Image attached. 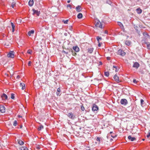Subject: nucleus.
Returning a JSON list of instances; mask_svg holds the SVG:
<instances>
[{
	"label": "nucleus",
	"mask_w": 150,
	"mask_h": 150,
	"mask_svg": "<svg viewBox=\"0 0 150 150\" xmlns=\"http://www.w3.org/2000/svg\"><path fill=\"white\" fill-rule=\"evenodd\" d=\"M142 42H143V43H145V44H146L147 43H148V42H146V40H142Z\"/></svg>",
	"instance_id": "43"
},
{
	"label": "nucleus",
	"mask_w": 150,
	"mask_h": 150,
	"mask_svg": "<svg viewBox=\"0 0 150 150\" xmlns=\"http://www.w3.org/2000/svg\"><path fill=\"white\" fill-rule=\"evenodd\" d=\"M32 11H33V14L34 15L36 14L37 16H39L40 13V11H38L37 10H35V9H33Z\"/></svg>",
	"instance_id": "7"
},
{
	"label": "nucleus",
	"mask_w": 150,
	"mask_h": 150,
	"mask_svg": "<svg viewBox=\"0 0 150 150\" xmlns=\"http://www.w3.org/2000/svg\"><path fill=\"white\" fill-rule=\"evenodd\" d=\"M16 78L18 79L20 78V76L19 75H18L16 77Z\"/></svg>",
	"instance_id": "55"
},
{
	"label": "nucleus",
	"mask_w": 150,
	"mask_h": 150,
	"mask_svg": "<svg viewBox=\"0 0 150 150\" xmlns=\"http://www.w3.org/2000/svg\"><path fill=\"white\" fill-rule=\"evenodd\" d=\"M11 23L12 27V28H15V25L12 22H11Z\"/></svg>",
	"instance_id": "44"
},
{
	"label": "nucleus",
	"mask_w": 150,
	"mask_h": 150,
	"mask_svg": "<svg viewBox=\"0 0 150 150\" xmlns=\"http://www.w3.org/2000/svg\"><path fill=\"white\" fill-rule=\"evenodd\" d=\"M43 128V126L42 125H40V126L38 128V130L39 131L41 130Z\"/></svg>",
	"instance_id": "31"
},
{
	"label": "nucleus",
	"mask_w": 150,
	"mask_h": 150,
	"mask_svg": "<svg viewBox=\"0 0 150 150\" xmlns=\"http://www.w3.org/2000/svg\"><path fill=\"white\" fill-rule=\"evenodd\" d=\"M117 71H118L117 70V68L116 69H115V71L116 72H117Z\"/></svg>",
	"instance_id": "59"
},
{
	"label": "nucleus",
	"mask_w": 150,
	"mask_h": 150,
	"mask_svg": "<svg viewBox=\"0 0 150 150\" xmlns=\"http://www.w3.org/2000/svg\"><path fill=\"white\" fill-rule=\"evenodd\" d=\"M107 59L108 60H110V57H107Z\"/></svg>",
	"instance_id": "53"
},
{
	"label": "nucleus",
	"mask_w": 150,
	"mask_h": 150,
	"mask_svg": "<svg viewBox=\"0 0 150 150\" xmlns=\"http://www.w3.org/2000/svg\"><path fill=\"white\" fill-rule=\"evenodd\" d=\"M16 3L15 1L13 2L11 4V6L13 8L15 6Z\"/></svg>",
	"instance_id": "29"
},
{
	"label": "nucleus",
	"mask_w": 150,
	"mask_h": 150,
	"mask_svg": "<svg viewBox=\"0 0 150 150\" xmlns=\"http://www.w3.org/2000/svg\"><path fill=\"white\" fill-rule=\"evenodd\" d=\"M18 117H22V116H20V115H18Z\"/></svg>",
	"instance_id": "57"
},
{
	"label": "nucleus",
	"mask_w": 150,
	"mask_h": 150,
	"mask_svg": "<svg viewBox=\"0 0 150 150\" xmlns=\"http://www.w3.org/2000/svg\"><path fill=\"white\" fill-rule=\"evenodd\" d=\"M147 47L148 49H150V44L149 43V42H148L146 44Z\"/></svg>",
	"instance_id": "35"
},
{
	"label": "nucleus",
	"mask_w": 150,
	"mask_h": 150,
	"mask_svg": "<svg viewBox=\"0 0 150 150\" xmlns=\"http://www.w3.org/2000/svg\"><path fill=\"white\" fill-rule=\"evenodd\" d=\"M140 101H141V104L142 105L143 104V103L144 102V100L143 99H142Z\"/></svg>",
	"instance_id": "48"
},
{
	"label": "nucleus",
	"mask_w": 150,
	"mask_h": 150,
	"mask_svg": "<svg viewBox=\"0 0 150 150\" xmlns=\"http://www.w3.org/2000/svg\"><path fill=\"white\" fill-rule=\"evenodd\" d=\"M113 68H115V69H116L117 67L116 66H113Z\"/></svg>",
	"instance_id": "56"
},
{
	"label": "nucleus",
	"mask_w": 150,
	"mask_h": 150,
	"mask_svg": "<svg viewBox=\"0 0 150 150\" xmlns=\"http://www.w3.org/2000/svg\"><path fill=\"white\" fill-rule=\"evenodd\" d=\"M31 62L30 61H29L28 62V65L29 66H31Z\"/></svg>",
	"instance_id": "46"
},
{
	"label": "nucleus",
	"mask_w": 150,
	"mask_h": 150,
	"mask_svg": "<svg viewBox=\"0 0 150 150\" xmlns=\"http://www.w3.org/2000/svg\"><path fill=\"white\" fill-rule=\"evenodd\" d=\"M33 51L32 50H28L27 51V53L31 54L32 53Z\"/></svg>",
	"instance_id": "33"
},
{
	"label": "nucleus",
	"mask_w": 150,
	"mask_h": 150,
	"mask_svg": "<svg viewBox=\"0 0 150 150\" xmlns=\"http://www.w3.org/2000/svg\"><path fill=\"white\" fill-rule=\"evenodd\" d=\"M73 49L76 52H78L79 51V48L77 46L74 47Z\"/></svg>",
	"instance_id": "22"
},
{
	"label": "nucleus",
	"mask_w": 150,
	"mask_h": 150,
	"mask_svg": "<svg viewBox=\"0 0 150 150\" xmlns=\"http://www.w3.org/2000/svg\"><path fill=\"white\" fill-rule=\"evenodd\" d=\"M70 0H68V1H67V3H70Z\"/></svg>",
	"instance_id": "58"
},
{
	"label": "nucleus",
	"mask_w": 150,
	"mask_h": 150,
	"mask_svg": "<svg viewBox=\"0 0 150 150\" xmlns=\"http://www.w3.org/2000/svg\"><path fill=\"white\" fill-rule=\"evenodd\" d=\"M100 64H101V65L102 64V62H100Z\"/></svg>",
	"instance_id": "63"
},
{
	"label": "nucleus",
	"mask_w": 150,
	"mask_h": 150,
	"mask_svg": "<svg viewBox=\"0 0 150 150\" xmlns=\"http://www.w3.org/2000/svg\"><path fill=\"white\" fill-rule=\"evenodd\" d=\"M139 66V64L137 62H135L134 64V65L133 66V67L136 68V69H137Z\"/></svg>",
	"instance_id": "15"
},
{
	"label": "nucleus",
	"mask_w": 150,
	"mask_h": 150,
	"mask_svg": "<svg viewBox=\"0 0 150 150\" xmlns=\"http://www.w3.org/2000/svg\"><path fill=\"white\" fill-rule=\"evenodd\" d=\"M74 54H75L74 55H75V54H76V53H74Z\"/></svg>",
	"instance_id": "64"
},
{
	"label": "nucleus",
	"mask_w": 150,
	"mask_h": 150,
	"mask_svg": "<svg viewBox=\"0 0 150 150\" xmlns=\"http://www.w3.org/2000/svg\"><path fill=\"white\" fill-rule=\"evenodd\" d=\"M82 17H83L82 14L81 13H79L77 16V18L79 19L81 18H82Z\"/></svg>",
	"instance_id": "25"
},
{
	"label": "nucleus",
	"mask_w": 150,
	"mask_h": 150,
	"mask_svg": "<svg viewBox=\"0 0 150 150\" xmlns=\"http://www.w3.org/2000/svg\"><path fill=\"white\" fill-rule=\"evenodd\" d=\"M2 98L4 100H7L8 98V96L6 95L4 93H3L1 96Z\"/></svg>",
	"instance_id": "12"
},
{
	"label": "nucleus",
	"mask_w": 150,
	"mask_h": 150,
	"mask_svg": "<svg viewBox=\"0 0 150 150\" xmlns=\"http://www.w3.org/2000/svg\"><path fill=\"white\" fill-rule=\"evenodd\" d=\"M67 116L70 118L72 119H74L75 117V116L73 115L72 112L68 113Z\"/></svg>",
	"instance_id": "9"
},
{
	"label": "nucleus",
	"mask_w": 150,
	"mask_h": 150,
	"mask_svg": "<svg viewBox=\"0 0 150 150\" xmlns=\"http://www.w3.org/2000/svg\"><path fill=\"white\" fill-rule=\"evenodd\" d=\"M5 108L2 105H0V111L1 113H4L5 112Z\"/></svg>",
	"instance_id": "6"
},
{
	"label": "nucleus",
	"mask_w": 150,
	"mask_h": 150,
	"mask_svg": "<svg viewBox=\"0 0 150 150\" xmlns=\"http://www.w3.org/2000/svg\"><path fill=\"white\" fill-rule=\"evenodd\" d=\"M14 94L13 93H12L11 94V98L12 99H13L14 98Z\"/></svg>",
	"instance_id": "40"
},
{
	"label": "nucleus",
	"mask_w": 150,
	"mask_h": 150,
	"mask_svg": "<svg viewBox=\"0 0 150 150\" xmlns=\"http://www.w3.org/2000/svg\"><path fill=\"white\" fill-rule=\"evenodd\" d=\"M17 124V121L16 120L14 121L13 123V125L14 126H15Z\"/></svg>",
	"instance_id": "38"
},
{
	"label": "nucleus",
	"mask_w": 150,
	"mask_h": 150,
	"mask_svg": "<svg viewBox=\"0 0 150 150\" xmlns=\"http://www.w3.org/2000/svg\"><path fill=\"white\" fill-rule=\"evenodd\" d=\"M105 142V146H108L110 145V144L108 141H106V142Z\"/></svg>",
	"instance_id": "26"
},
{
	"label": "nucleus",
	"mask_w": 150,
	"mask_h": 150,
	"mask_svg": "<svg viewBox=\"0 0 150 150\" xmlns=\"http://www.w3.org/2000/svg\"><path fill=\"white\" fill-rule=\"evenodd\" d=\"M121 28L123 32H125V29L124 26L123 27Z\"/></svg>",
	"instance_id": "47"
},
{
	"label": "nucleus",
	"mask_w": 150,
	"mask_h": 150,
	"mask_svg": "<svg viewBox=\"0 0 150 150\" xmlns=\"http://www.w3.org/2000/svg\"><path fill=\"white\" fill-rule=\"evenodd\" d=\"M34 30H32L30 31H29L28 33V35L29 36H30L31 34H33L34 33Z\"/></svg>",
	"instance_id": "18"
},
{
	"label": "nucleus",
	"mask_w": 150,
	"mask_h": 150,
	"mask_svg": "<svg viewBox=\"0 0 150 150\" xmlns=\"http://www.w3.org/2000/svg\"><path fill=\"white\" fill-rule=\"evenodd\" d=\"M112 132H110V134H112Z\"/></svg>",
	"instance_id": "61"
},
{
	"label": "nucleus",
	"mask_w": 150,
	"mask_h": 150,
	"mask_svg": "<svg viewBox=\"0 0 150 150\" xmlns=\"http://www.w3.org/2000/svg\"><path fill=\"white\" fill-rule=\"evenodd\" d=\"M72 50L71 49L70 50L69 49L67 50L66 51L65 50H63L62 52L64 54H68L69 52H72Z\"/></svg>",
	"instance_id": "10"
},
{
	"label": "nucleus",
	"mask_w": 150,
	"mask_h": 150,
	"mask_svg": "<svg viewBox=\"0 0 150 150\" xmlns=\"http://www.w3.org/2000/svg\"><path fill=\"white\" fill-rule=\"evenodd\" d=\"M57 91L58 92H60V89L59 88H57Z\"/></svg>",
	"instance_id": "52"
},
{
	"label": "nucleus",
	"mask_w": 150,
	"mask_h": 150,
	"mask_svg": "<svg viewBox=\"0 0 150 150\" xmlns=\"http://www.w3.org/2000/svg\"><path fill=\"white\" fill-rule=\"evenodd\" d=\"M131 42L129 40H126L125 42V44L127 46L130 45L131 44Z\"/></svg>",
	"instance_id": "21"
},
{
	"label": "nucleus",
	"mask_w": 150,
	"mask_h": 150,
	"mask_svg": "<svg viewBox=\"0 0 150 150\" xmlns=\"http://www.w3.org/2000/svg\"><path fill=\"white\" fill-rule=\"evenodd\" d=\"M112 49L111 48H107L105 51H106V52L108 53H110L112 51Z\"/></svg>",
	"instance_id": "13"
},
{
	"label": "nucleus",
	"mask_w": 150,
	"mask_h": 150,
	"mask_svg": "<svg viewBox=\"0 0 150 150\" xmlns=\"http://www.w3.org/2000/svg\"><path fill=\"white\" fill-rule=\"evenodd\" d=\"M93 48H90L88 49V52L90 53H91L93 52Z\"/></svg>",
	"instance_id": "24"
},
{
	"label": "nucleus",
	"mask_w": 150,
	"mask_h": 150,
	"mask_svg": "<svg viewBox=\"0 0 150 150\" xmlns=\"http://www.w3.org/2000/svg\"><path fill=\"white\" fill-rule=\"evenodd\" d=\"M128 138L131 141H134V140H136V138L134 137H132L131 136L129 135V136Z\"/></svg>",
	"instance_id": "16"
},
{
	"label": "nucleus",
	"mask_w": 150,
	"mask_h": 150,
	"mask_svg": "<svg viewBox=\"0 0 150 150\" xmlns=\"http://www.w3.org/2000/svg\"><path fill=\"white\" fill-rule=\"evenodd\" d=\"M81 109L83 111L85 110V108L84 107L83 105H81Z\"/></svg>",
	"instance_id": "39"
},
{
	"label": "nucleus",
	"mask_w": 150,
	"mask_h": 150,
	"mask_svg": "<svg viewBox=\"0 0 150 150\" xmlns=\"http://www.w3.org/2000/svg\"><path fill=\"white\" fill-rule=\"evenodd\" d=\"M96 39L98 41V46L99 47H100L101 45H102L103 44L102 42H101V41L102 40V38L101 37L97 36L96 37Z\"/></svg>",
	"instance_id": "1"
},
{
	"label": "nucleus",
	"mask_w": 150,
	"mask_h": 150,
	"mask_svg": "<svg viewBox=\"0 0 150 150\" xmlns=\"http://www.w3.org/2000/svg\"><path fill=\"white\" fill-rule=\"evenodd\" d=\"M104 33L105 34H106L107 35L108 34V31L107 30H105V31Z\"/></svg>",
	"instance_id": "50"
},
{
	"label": "nucleus",
	"mask_w": 150,
	"mask_h": 150,
	"mask_svg": "<svg viewBox=\"0 0 150 150\" xmlns=\"http://www.w3.org/2000/svg\"><path fill=\"white\" fill-rule=\"evenodd\" d=\"M12 28V32H13L14 31V30H15V28Z\"/></svg>",
	"instance_id": "54"
},
{
	"label": "nucleus",
	"mask_w": 150,
	"mask_h": 150,
	"mask_svg": "<svg viewBox=\"0 0 150 150\" xmlns=\"http://www.w3.org/2000/svg\"><path fill=\"white\" fill-rule=\"evenodd\" d=\"M21 150H28V149L26 147L24 146L21 148Z\"/></svg>",
	"instance_id": "30"
},
{
	"label": "nucleus",
	"mask_w": 150,
	"mask_h": 150,
	"mask_svg": "<svg viewBox=\"0 0 150 150\" xmlns=\"http://www.w3.org/2000/svg\"><path fill=\"white\" fill-rule=\"evenodd\" d=\"M143 35L146 37V38H148L149 37V35L147 34L146 33H143Z\"/></svg>",
	"instance_id": "36"
},
{
	"label": "nucleus",
	"mask_w": 150,
	"mask_h": 150,
	"mask_svg": "<svg viewBox=\"0 0 150 150\" xmlns=\"http://www.w3.org/2000/svg\"><path fill=\"white\" fill-rule=\"evenodd\" d=\"M113 79L117 83H119L120 81L119 79V78L116 75H115L113 77Z\"/></svg>",
	"instance_id": "11"
},
{
	"label": "nucleus",
	"mask_w": 150,
	"mask_h": 150,
	"mask_svg": "<svg viewBox=\"0 0 150 150\" xmlns=\"http://www.w3.org/2000/svg\"><path fill=\"white\" fill-rule=\"evenodd\" d=\"M112 140H113V139H110V141H112Z\"/></svg>",
	"instance_id": "62"
},
{
	"label": "nucleus",
	"mask_w": 150,
	"mask_h": 150,
	"mask_svg": "<svg viewBox=\"0 0 150 150\" xmlns=\"http://www.w3.org/2000/svg\"><path fill=\"white\" fill-rule=\"evenodd\" d=\"M133 82L134 83H136L137 81H136V80L135 79H134L133 80Z\"/></svg>",
	"instance_id": "51"
},
{
	"label": "nucleus",
	"mask_w": 150,
	"mask_h": 150,
	"mask_svg": "<svg viewBox=\"0 0 150 150\" xmlns=\"http://www.w3.org/2000/svg\"><path fill=\"white\" fill-rule=\"evenodd\" d=\"M15 52L13 51H11L7 54V57H8L13 58Z\"/></svg>",
	"instance_id": "3"
},
{
	"label": "nucleus",
	"mask_w": 150,
	"mask_h": 150,
	"mask_svg": "<svg viewBox=\"0 0 150 150\" xmlns=\"http://www.w3.org/2000/svg\"><path fill=\"white\" fill-rule=\"evenodd\" d=\"M20 86L21 87L22 90H24L25 88V84L24 83H22L20 84Z\"/></svg>",
	"instance_id": "17"
},
{
	"label": "nucleus",
	"mask_w": 150,
	"mask_h": 150,
	"mask_svg": "<svg viewBox=\"0 0 150 150\" xmlns=\"http://www.w3.org/2000/svg\"><path fill=\"white\" fill-rule=\"evenodd\" d=\"M92 109V111H95L98 110V106L96 104H94L93 105Z\"/></svg>",
	"instance_id": "5"
},
{
	"label": "nucleus",
	"mask_w": 150,
	"mask_h": 150,
	"mask_svg": "<svg viewBox=\"0 0 150 150\" xmlns=\"http://www.w3.org/2000/svg\"><path fill=\"white\" fill-rule=\"evenodd\" d=\"M111 136L113 138H115V137H116V135H111Z\"/></svg>",
	"instance_id": "49"
},
{
	"label": "nucleus",
	"mask_w": 150,
	"mask_h": 150,
	"mask_svg": "<svg viewBox=\"0 0 150 150\" xmlns=\"http://www.w3.org/2000/svg\"><path fill=\"white\" fill-rule=\"evenodd\" d=\"M96 26L97 28H102V25L101 23L99 21H98L97 22L95 25Z\"/></svg>",
	"instance_id": "8"
},
{
	"label": "nucleus",
	"mask_w": 150,
	"mask_h": 150,
	"mask_svg": "<svg viewBox=\"0 0 150 150\" xmlns=\"http://www.w3.org/2000/svg\"><path fill=\"white\" fill-rule=\"evenodd\" d=\"M100 138H99L98 137H97L96 140L97 141H98V143H99L100 142Z\"/></svg>",
	"instance_id": "45"
},
{
	"label": "nucleus",
	"mask_w": 150,
	"mask_h": 150,
	"mask_svg": "<svg viewBox=\"0 0 150 150\" xmlns=\"http://www.w3.org/2000/svg\"><path fill=\"white\" fill-rule=\"evenodd\" d=\"M22 125H21L20 126V128H22Z\"/></svg>",
	"instance_id": "60"
},
{
	"label": "nucleus",
	"mask_w": 150,
	"mask_h": 150,
	"mask_svg": "<svg viewBox=\"0 0 150 150\" xmlns=\"http://www.w3.org/2000/svg\"><path fill=\"white\" fill-rule=\"evenodd\" d=\"M18 143L20 145H23L24 144L23 142L20 139H17Z\"/></svg>",
	"instance_id": "19"
},
{
	"label": "nucleus",
	"mask_w": 150,
	"mask_h": 150,
	"mask_svg": "<svg viewBox=\"0 0 150 150\" xmlns=\"http://www.w3.org/2000/svg\"><path fill=\"white\" fill-rule=\"evenodd\" d=\"M67 8L69 7L70 9H71L72 8L71 5L70 4H68L67 6Z\"/></svg>",
	"instance_id": "41"
},
{
	"label": "nucleus",
	"mask_w": 150,
	"mask_h": 150,
	"mask_svg": "<svg viewBox=\"0 0 150 150\" xmlns=\"http://www.w3.org/2000/svg\"><path fill=\"white\" fill-rule=\"evenodd\" d=\"M68 21L69 20H66L65 21L63 20L62 21V22H63L64 24H67L68 23Z\"/></svg>",
	"instance_id": "34"
},
{
	"label": "nucleus",
	"mask_w": 150,
	"mask_h": 150,
	"mask_svg": "<svg viewBox=\"0 0 150 150\" xmlns=\"http://www.w3.org/2000/svg\"><path fill=\"white\" fill-rule=\"evenodd\" d=\"M117 54L119 55L122 56H124L125 54V53L121 49H120L117 52Z\"/></svg>",
	"instance_id": "4"
},
{
	"label": "nucleus",
	"mask_w": 150,
	"mask_h": 150,
	"mask_svg": "<svg viewBox=\"0 0 150 150\" xmlns=\"http://www.w3.org/2000/svg\"><path fill=\"white\" fill-rule=\"evenodd\" d=\"M120 102L121 104L124 105H126L128 104L127 100L125 98L121 99Z\"/></svg>",
	"instance_id": "2"
},
{
	"label": "nucleus",
	"mask_w": 150,
	"mask_h": 150,
	"mask_svg": "<svg viewBox=\"0 0 150 150\" xmlns=\"http://www.w3.org/2000/svg\"><path fill=\"white\" fill-rule=\"evenodd\" d=\"M136 11L138 14H140L142 12V10L139 8H137Z\"/></svg>",
	"instance_id": "23"
},
{
	"label": "nucleus",
	"mask_w": 150,
	"mask_h": 150,
	"mask_svg": "<svg viewBox=\"0 0 150 150\" xmlns=\"http://www.w3.org/2000/svg\"><path fill=\"white\" fill-rule=\"evenodd\" d=\"M33 3L34 1L33 0H30L28 2V5L30 6H31L33 5Z\"/></svg>",
	"instance_id": "20"
},
{
	"label": "nucleus",
	"mask_w": 150,
	"mask_h": 150,
	"mask_svg": "<svg viewBox=\"0 0 150 150\" xmlns=\"http://www.w3.org/2000/svg\"><path fill=\"white\" fill-rule=\"evenodd\" d=\"M106 3L110 5L111 3V2L110 0H106Z\"/></svg>",
	"instance_id": "37"
},
{
	"label": "nucleus",
	"mask_w": 150,
	"mask_h": 150,
	"mask_svg": "<svg viewBox=\"0 0 150 150\" xmlns=\"http://www.w3.org/2000/svg\"><path fill=\"white\" fill-rule=\"evenodd\" d=\"M40 147L39 145H38L36 146V148L38 150H39L40 149Z\"/></svg>",
	"instance_id": "42"
},
{
	"label": "nucleus",
	"mask_w": 150,
	"mask_h": 150,
	"mask_svg": "<svg viewBox=\"0 0 150 150\" xmlns=\"http://www.w3.org/2000/svg\"><path fill=\"white\" fill-rule=\"evenodd\" d=\"M76 11L78 12H80L82 10L81 6L79 5H78L76 6Z\"/></svg>",
	"instance_id": "14"
},
{
	"label": "nucleus",
	"mask_w": 150,
	"mask_h": 150,
	"mask_svg": "<svg viewBox=\"0 0 150 150\" xmlns=\"http://www.w3.org/2000/svg\"><path fill=\"white\" fill-rule=\"evenodd\" d=\"M117 23L118 25L121 28L123 27L124 26L120 22H117Z\"/></svg>",
	"instance_id": "27"
},
{
	"label": "nucleus",
	"mask_w": 150,
	"mask_h": 150,
	"mask_svg": "<svg viewBox=\"0 0 150 150\" xmlns=\"http://www.w3.org/2000/svg\"><path fill=\"white\" fill-rule=\"evenodd\" d=\"M104 74L105 76L108 77L109 76V73L108 71H106L105 72Z\"/></svg>",
	"instance_id": "32"
},
{
	"label": "nucleus",
	"mask_w": 150,
	"mask_h": 150,
	"mask_svg": "<svg viewBox=\"0 0 150 150\" xmlns=\"http://www.w3.org/2000/svg\"><path fill=\"white\" fill-rule=\"evenodd\" d=\"M134 28L136 30V31L139 33V31L138 30V26L137 25H134Z\"/></svg>",
	"instance_id": "28"
}]
</instances>
